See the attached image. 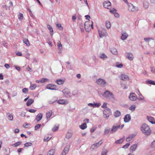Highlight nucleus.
Segmentation results:
<instances>
[{
	"label": "nucleus",
	"mask_w": 155,
	"mask_h": 155,
	"mask_svg": "<svg viewBox=\"0 0 155 155\" xmlns=\"http://www.w3.org/2000/svg\"><path fill=\"white\" fill-rule=\"evenodd\" d=\"M140 130L142 133L146 135H149L151 133V130L150 127L146 124H143L141 126Z\"/></svg>",
	"instance_id": "nucleus-1"
},
{
	"label": "nucleus",
	"mask_w": 155,
	"mask_h": 155,
	"mask_svg": "<svg viewBox=\"0 0 155 155\" xmlns=\"http://www.w3.org/2000/svg\"><path fill=\"white\" fill-rule=\"evenodd\" d=\"M103 96L107 99H109L111 101L114 100V97L113 94L110 91L107 90L102 94Z\"/></svg>",
	"instance_id": "nucleus-2"
},
{
	"label": "nucleus",
	"mask_w": 155,
	"mask_h": 155,
	"mask_svg": "<svg viewBox=\"0 0 155 155\" xmlns=\"http://www.w3.org/2000/svg\"><path fill=\"white\" fill-rule=\"evenodd\" d=\"M127 5L128 6V10L129 11L134 12L138 11V8L134 6L131 3H129Z\"/></svg>",
	"instance_id": "nucleus-3"
},
{
	"label": "nucleus",
	"mask_w": 155,
	"mask_h": 155,
	"mask_svg": "<svg viewBox=\"0 0 155 155\" xmlns=\"http://www.w3.org/2000/svg\"><path fill=\"white\" fill-rule=\"evenodd\" d=\"M104 117L105 118H108L111 114L110 109L108 108L104 109L103 111Z\"/></svg>",
	"instance_id": "nucleus-4"
},
{
	"label": "nucleus",
	"mask_w": 155,
	"mask_h": 155,
	"mask_svg": "<svg viewBox=\"0 0 155 155\" xmlns=\"http://www.w3.org/2000/svg\"><path fill=\"white\" fill-rule=\"evenodd\" d=\"M103 143V140H101L98 142L93 144L91 147V149L92 150L99 147Z\"/></svg>",
	"instance_id": "nucleus-5"
},
{
	"label": "nucleus",
	"mask_w": 155,
	"mask_h": 155,
	"mask_svg": "<svg viewBox=\"0 0 155 155\" xmlns=\"http://www.w3.org/2000/svg\"><path fill=\"white\" fill-rule=\"evenodd\" d=\"M120 127V124H115L112 126L111 129L110 131V133L111 134H114L116 132L119 128Z\"/></svg>",
	"instance_id": "nucleus-6"
},
{
	"label": "nucleus",
	"mask_w": 155,
	"mask_h": 155,
	"mask_svg": "<svg viewBox=\"0 0 155 155\" xmlns=\"http://www.w3.org/2000/svg\"><path fill=\"white\" fill-rule=\"evenodd\" d=\"M130 100L131 101H135L138 99L136 94L134 93H130L128 97Z\"/></svg>",
	"instance_id": "nucleus-7"
},
{
	"label": "nucleus",
	"mask_w": 155,
	"mask_h": 155,
	"mask_svg": "<svg viewBox=\"0 0 155 155\" xmlns=\"http://www.w3.org/2000/svg\"><path fill=\"white\" fill-rule=\"evenodd\" d=\"M62 92L64 95L66 97H71L70 91L68 88H65L62 91Z\"/></svg>",
	"instance_id": "nucleus-8"
},
{
	"label": "nucleus",
	"mask_w": 155,
	"mask_h": 155,
	"mask_svg": "<svg viewBox=\"0 0 155 155\" xmlns=\"http://www.w3.org/2000/svg\"><path fill=\"white\" fill-rule=\"evenodd\" d=\"M98 33L100 38H102L104 36H106L107 35V33L105 29H103L101 30H98Z\"/></svg>",
	"instance_id": "nucleus-9"
},
{
	"label": "nucleus",
	"mask_w": 155,
	"mask_h": 155,
	"mask_svg": "<svg viewBox=\"0 0 155 155\" xmlns=\"http://www.w3.org/2000/svg\"><path fill=\"white\" fill-rule=\"evenodd\" d=\"M70 147V145H67L61 152L60 155H66L68 153Z\"/></svg>",
	"instance_id": "nucleus-10"
},
{
	"label": "nucleus",
	"mask_w": 155,
	"mask_h": 155,
	"mask_svg": "<svg viewBox=\"0 0 155 155\" xmlns=\"http://www.w3.org/2000/svg\"><path fill=\"white\" fill-rule=\"evenodd\" d=\"M91 21H86L84 24V27L86 31H90V27Z\"/></svg>",
	"instance_id": "nucleus-11"
},
{
	"label": "nucleus",
	"mask_w": 155,
	"mask_h": 155,
	"mask_svg": "<svg viewBox=\"0 0 155 155\" xmlns=\"http://www.w3.org/2000/svg\"><path fill=\"white\" fill-rule=\"evenodd\" d=\"M125 56L126 58L130 61H132L133 60L134 57L132 53L130 52H127L126 53Z\"/></svg>",
	"instance_id": "nucleus-12"
},
{
	"label": "nucleus",
	"mask_w": 155,
	"mask_h": 155,
	"mask_svg": "<svg viewBox=\"0 0 155 155\" xmlns=\"http://www.w3.org/2000/svg\"><path fill=\"white\" fill-rule=\"evenodd\" d=\"M46 88L47 89L51 90H57L56 85L52 84H48L46 85Z\"/></svg>",
	"instance_id": "nucleus-13"
},
{
	"label": "nucleus",
	"mask_w": 155,
	"mask_h": 155,
	"mask_svg": "<svg viewBox=\"0 0 155 155\" xmlns=\"http://www.w3.org/2000/svg\"><path fill=\"white\" fill-rule=\"evenodd\" d=\"M58 103L62 104H67L69 103V101L67 100L66 99H60L57 101Z\"/></svg>",
	"instance_id": "nucleus-14"
},
{
	"label": "nucleus",
	"mask_w": 155,
	"mask_h": 155,
	"mask_svg": "<svg viewBox=\"0 0 155 155\" xmlns=\"http://www.w3.org/2000/svg\"><path fill=\"white\" fill-rule=\"evenodd\" d=\"M131 116L130 114L126 115L124 117V121L125 123L129 122L131 120Z\"/></svg>",
	"instance_id": "nucleus-15"
},
{
	"label": "nucleus",
	"mask_w": 155,
	"mask_h": 155,
	"mask_svg": "<svg viewBox=\"0 0 155 155\" xmlns=\"http://www.w3.org/2000/svg\"><path fill=\"white\" fill-rule=\"evenodd\" d=\"M97 83L98 84L104 85L106 84V82L104 79L99 78L97 80Z\"/></svg>",
	"instance_id": "nucleus-16"
},
{
	"label": "nucleus",
	"mask_w": 155,
	"mask_h": 155,
	"mask_svg": "<svg viewBox=\"0 0 155 155\" xmlns=\"http://www.w3.org/2000/svg\"><path fill=\"white\" fill-rule=\"evenodd\" d=\"M111 3L109 1H105L103 3V6L105 8H108V7L111 5Z\"/></svg>",
	"instance_id": "nucleus-17"
},
{
	"label": "nucleus",
	"mask_w": 155,
	"mask_h": 155,
	"mask_svg": "<svg viewBox=\"0 0 155 155\" xmlns=\"http://www.w3.org/2000/svg\"><path fill=\"white\" fill-rule=\"evenodd\" d=\"M148 121L152 124H155V121L153 117L151 116H147V117Z\"/></svg>",
	"instance_id": "nucleus-18"
},
{
	"label": "nucleus",
	"mask_w": 155,
	"mask_h": 155,
	"mask_svg": "<svg viewBox=\"0 0 155 155\" xmlns=\"http://www.w3.org/2000/svg\"><path fill=\"white\" fill-rule=\"evenodd\" d=\"M121 79L124 81L129 80V78L128 76L124 74H122L120 76Z\"/></svg>",
	"instance_id": "nucleus-19"
},
{
	"label": "nucleus",
	"mask_w": 155,
	"mask_h": 155,
	"mask_svg": "<svg viewBox=\"0 0 155 155\" xmlns=\"http://www.w3.org/2000/svg\"><path fill=\"white\" fill-rule=\"evenodd\" d=\"M42 117V114L41 113H39L36 116L35 120H36L38 122L41 119Z\"/></svg>",
	"instance_id": "nucleus-20"
},
{
	"label": "nucleus",
	"mask_w": 155,
	"mask_h": 155,
	"mask_svg": "<svg viewBox=\"0 0 155 155\" xmlns=\"http://www.w3.org/2000/svg\"><path fill=\"white\" fill-rule=\"evenodd\" d=\"M128 36V35L127 33L125 32L123 33L122 34L121 39L123 40H125L126 39Z\"/></svg>",
	"instance_id": "nucleus-21"
},
{
	"label": "nucleus",
	"mask_w": 155,
	"mask_h": 155,
	"mask_svg": "<svg viewBox=\"0 0 155 155\" xmlns=\"http://www.w3.org/2000/svg\"><path fill=\"white\" fill-rule=\"evenodd\" d=\"M135 136V135L134 134H132L130 135L127 138L126 140L127 142H129L132 140L134 137Z\"/></svg>",
	"instance_id": "nucleus-22"
},
{
	"label": "nucleus",
	"mask_w": 155,
	"mask_h": 155,
	"mask_svg": "<svg viewBox=\"0 0 155 155\" xmlns=\"http://www.w3.org/2000/svg\"><path fill=\"white\" fill-rule=\"evenodd\" d=\"M137 147V144H134L130 148V151L133 152L135 151Z\"/></svg>",
	"instance_id": "nucleus-23"
},
{
	"label": "nucleus",
	"mask_w": 155,
	"mask_h": 155,
	"mask_svg": "<svg viewBox=\"0 0 155 155\" xmlns=\"http://www.w3.org/2000/svg\"><path fill=\"white\" fill-rule=\"evenodd\" d=\"M110 51L112 54L114 55L117 54V51L116 49L113 48H110Z\"/></svg>",
	"instance_id": "nucleus-24"
},
{
	"label": "nucleus",
	"mask_w": 155,
	"mask_h": 155,
	"mask_svg": "<svg viewBox=\"0 0 155 155\" xmlns=\"http://www.w3.org/2000/svg\"><path fill=\"white\" fill-rule=\"evenodd\" d=\"M8 119L10 121H12L13 119V116L12 114L9 113H7V114Z\"/></svg>",
	"instance_id": "nucleus-25"
},
{
	"label": "nucleus",
	"mask_w": 155,
	"mask_h": 155,
	"mask_svg": "<svg viewBox=\"0 0 155 155\" xmlns=\"http://www.w3.org/2000/svg\"><path fill=\"white\" fill-rule=\"evenodd\" d=\"M100 58L103 60H105L107 59V56L104 53H101Z\"/></svg>",
	"instance_id": "nucleus-26"
},
{
	"label": "nucleus",
	"mask_w": 155,
	"mask_h": 155,
	"mask_svg": "<svg viewBox=\"0 0 155 155\" xmlns=\"http://www.w3.org/2000/svg\"><path fill=\"white\" fill-rule=\"evenodd\" d=\"M34 100L33 99H29L26 103V105L28 106H29L31 105L32 103H33Z\"/></svg>",
	"instance_id": "nucleus-27"
},
{
	"label": "nucleus",
	"mask_w": 155,
	"mask_h": 155,
	"mask_svg": "<svg viewBox=\"0 0 155 155\" xmlns=\"http://www.w3.org/2000/svg\"><path fill=\"white\" fill-rule=\"evenodd\" d=\"M80 128L84 130L87 128V125L85 123H84L82 124L81 125L79 126Z\"/></svg>",
	"instance_id": "nucleus-28"
},
{
	"label": "nucleus",
	"mask_w": 155,
	"mask_h": 155,
	"mask_svg": "<svg viewBox=\"0 0 155 155\" xmlns=\"http://www.w3.org/2000/svg\"><path fill=\"white\" fill-rule=\"evenodd\" d=\"M58 49V50L61 51L62 49V44L60 41H58L57 42Z\"/></svg>",
	"instance_id": "nucleus-29"
},
{
	"label": "nucleus",
	"mask_w": 155,
	"mask_h": 155,
	"mask_svg": "<svg viewBox=\"0 0 155 155\" xmlns=\"http://www.w3.org/2000/svg\"><path fill=\"white\" fill-rule=\"evenodd\" d=\"M64 82V81L63 80L58 79L56 81V82L58 85H61L63 84Z\"/></svg>",
	"instance_id": "nucleus-30"
},
{
	"label": "nucleus",
	"mask_w": 155,
	"mask_h": 155,
	"mask_svg": "<svg viewBox=\"0 0 155 155\" xmlns=\"http://www.w3.org/2000/svg\"><path fill=\"white\" fill-rule=\"evenodd\" d=\"M57 101V98L56 97H54L51 100L49 101V103L50 104H53Z\"/></svg>",
	"instance_id": "nucleus-31"
},
{
	"label": "nucleus",
	"mask_w": 155,
	"mask_h": 155,
	"mask_svg": "<svg viewBox=\"0 0 155 155\" xmlns=\"http://www.w3.org/2000/svg\"><path fill=\"white\" fill-rule=\"evenodd\" d=\"M114 115L115 117H118L121 115L120 112L118 110H117L114 112Z\"/></svg>",
	"instance_id": "nucleus-32"
},
{
	"label": "nucleus",
	"mask_w": 155,
	"mask_h": 155,
	"mask_svg": "<svg viewBox=\"0 0 155 155\" xmlns=\"http://www.w3.org/2000/svg\"><path fill=\"white\" fill-rule=\"evenodd\" d=\"M55 150L52 149L50 150L48 153V155H54L55 153Z\"/></svg>",
	"instance_id": "nucleus-33"
},
{
	"label": "nucleus",
	"mask_w": 155,
	"mask_h": 155,
	"mask_svg": "<svg viewBox=\"0 0 155 155\" xmlns=\"http://www.w3.org/2000/svg\"><path fill=\"white\" fill-rule=\"evenodd\" d=\"M106 27L108 29H110L111 28V24L110 22L108 21H106Z\"/></svg>",
	"instance_id": "nucleus-34"
},
{
	"label": "nucleus",
	"mask_w": 155,
	"mask_h": 155,
	"mask_svg": "<svg viewBox=\"0 0 155 155\" xmlns=\"http://www.w3.org/2000/svg\"><path fill=\"white\" fill-rule=\"evenodd\" d=\"M22 142L21 141H18L13 144L12 146L14 147H17L21 144Z\"/></svg>",
	"instance_id": "nucleus-35"
},
{
	"label": "nucleus",
	"mask_w": 155,
	"mask_h": 155,
	"mask_svg": "<svg viewBox=\"0 0 155 155\" xmlns=\"http://www.w3.org/2000/svg\"><path fill=\"white\" fill-rule=\"evenodd\" d=\"M108 151L107 149L103 150L101 152V155H107Z\"/></svg>",
	"instance_id": "nucleus-36"
},
{
	"label": "nucleus",
	"mask_w": 155,
	"mask_h": 155,
	"mask_svg": "<svg viewBox=\"0 0 155 155\" xmlns=\"http://www.w3.org/2000/svg\"><path fill=\"white\" fill-rule=\"evenodd\" d=\"M23 41L24 43L27 46H29L30 45L29 42L27 39L25 38L24 39Z\"/></svg>",
	"instance_id": "nucleus-37"
},
{
	"label": "nucleus",
	"mask_w": 155,
	"mask_h": 155,
	"mask_svg": "<svg viewBox=\"0 0 155 155\" xmlns=\"http://www.w3.org/2000/svg\"><path fill=\"white\" fill-rule=\"evenodd\" d=\"M124 140V139L123 138H121L120 139L116 140L115 143L117 144H120L123 142Z\"/></svg>",
	"instance_id": "nucleus-38"
},
{
	"label": "nucleus",
	"mask_w": 155,
	"mask_h": 155,
	"mask_svg": "<svg viewBox=\"0 0 155 155\" xmlns=\"http://www.w3.org/2000/svg\"><path fill=\"white\" fill-rule=\"evenodd\" d=\"M110 132V129L109 128H106L104 130V134L105 135H107L109 132Z\"/></svg>",
	"instance_id": "nucleus-39"
},
{
	"label": "nucleus",
	"mask_w": 155,
	"mask_h": 155,
	"mask_svg": "<svg viewBox=\"0 0 155 155\" xmlns=\"http://www.w3.org/2000/svg\"><path fill=\"white\" fill-rule=\"evenodd\" d=\"M48 28V29L50 31V32H51V34L52 35V33L53 32V29L52 27L50 25H48L47 26Z\"/></svg>",
	"instance_id": "nucleus-40"
},
{
	"label": "nucleus",
	"mask_w": 155,
	"mask_h": 155,
	"mask_svg": "<svg viewBox=\"0 0 155 155\" xmlns=\"http://www.w3.org/2000/svg\"><path fill=\"white\" fill-rule=\"evenodd\" d=\"M48 81V80L46 78H42L39 80V81L41 83H44L45 82H47Z\"/></svg>",
	"instance_id": "nucleus-41"
},
{
	"label": "nucleus",
	"mask_w": 155,
	"mask_h": 155,
	"mask_svg": "<svg viewBox=\"0 0 155 155\" xmlns=\"http://www.w3.org/2000/svg\"><path fill=\"white\" fill-rule=\"evenodd\" d=\"M72 134L70 132H68L66 135V138L68 139L70 138L72 136Z\"/></svg>",
	"instance_id": "nucleus-42"
},
{
	"label": "nucleus",
	"mask_w": 155,
	"mask_h": 155,
	"mask_svg": "<svg viewBox=\"0 0 155 155\" xmlns=\"http://www.w3.org/2000/svg\"><path fill=\"white\" fill-rule=\"evenodd\" d=\"M18 16V18L20 21H21L22 20L23 18V16L22 14L21 13H19Z\"/></svg>",
	"instance_id": "nucleus-43"
},
{
	"label": "nucleus",
	"mask_w": 155,
	"mask_h": 155,
	"mask_svg": "<svg viewBox=\"0 0 155 155\" xmlns=\"http://www.w3.org/2000/svg\"><path fill=\"white\" fill-rule=\"evenodd\" d=\"M135 108H136L135 105H132L129 108V109L130 110H131L132 111H134L135 110Z\"/></svg>",
	"instance_id": "nucleus-44"
},
{
	"label": "nucleus",
	"mask_w": 155,
	"mask_h": 155,
	"mask_svg": "<svg viewBox=\"0 0 155 155\" xmlns=\"http://www.w3.org/2000/svg\"><path fill=\"white\" fill-rule=\"evenodd\" d=\"M147 82L148 84L155 85V81L151 80H148L147 81Z\"/></svg>",
	"instance_id": "nucleus-45"
},
{
	"label": "nucleus",
	"mask_w": 155,
	"mask_h": 155,
	"mask_svg": "<svg viewBox=\"0 0 155 155\" xmlns=\"http://www.w3.org/2000/svg\"><path fill=\"white\" fill-rule=\"evenodd\" d=\"M144 41L146 42H149L150 40H153L152 38H144Z\"/></svg>",
	"instance_id": "nucleus-46"
},
{
	"label": "nucleus",
	"mask_w": 155,
	"mask_h": 155,
	"mask_svg": "<svg viewBox=\"0 0 155 155\" xmlns=\"http://www.w3.org/2000/svg\"><path fill=\"white\" fill-rule=\"evenodd\" d=\"M31 85L30 87V88L31 90H33L35 89L37 86L35 84H33L32 85V84H31Z\"/></svg>",
	"instance_id": "nucleus-47"
},
{
	"label": "nucleus",
	"mask_w": 155,
	"mask_h": 155,
	"mask_svg": "<svg viewBox=\"0 0 155 155\" xmlns=\"http://www.w3.org/2000/svg\"><path fill=\"white\" fill-rule=\"evenodd\" d=\"M144 97L141 94H140V96H139L138 100L139 101H144Z\"/></svg>",
	"instance_id": "nucleus-48"
},
{
	"label": "nucleus",
	"mask_w": 155,
	"mask_h": 155,
	"mask_svg": "<svg viewBox=\"0 0 155 155\" xmlns=\"http://www.w3.org/2000/svg\"><path fill=\"white\" fill-rule=\"evenodd\" d=\"M23 127L25 128H28L30 127V124L25 123L23 125Z\"/></svg>",
	"instance_id": "nucleus-49"
},
{
	"label": "nucleus",
	"mask_w": 155,
	"mask_h": 155,
	"mask_svg": "<svg viewBox=\"0 0 155 155\" xmlns=\"http://www.w3.org/2000/svg\"><path fill=\"white\" fill-rule=\"evenodd\" d=\"M46 115L47 118H49L51 116L52 112H49L48 113H47Z\"/></svg>",
	"instance_id": "nucleus-50"
},
{
	"label": "nucleus",
	"mask_w": 155,
	"mask_h": 155,
	"mask_svg": "<svg viewBox=\"0 0 155 155\" xmlns=\"http://www.w3.org/2000/svg\"><path fill=\"white\" fill-rule=\"evenodd\" d=\"M57 27L60 30H62L63 29V28L61 26V24H57Z\"/></svg>",
	"instance_id": "nucleus-51"
},
{
	"label": "nucleus",
	"mask_w": 155,
	"mask_h": 155,
	"mask_svg": "<svg viewBox=\"0 0 155 155\" xmlns=\"http://www.w3.org/2000/svg\"><path fill=\"white\" fill-rule=\"evenodd\" d=\"M32 144V143L30 142H27L25 144L24 146L25 147L31 146Z\"/></svg>",
	"instance_id": "nucleus-52"
},
{
	"label": "nucleus",
	"mask_w": 155,
	"mask_h": 155,
	"mask_svg": "<svg viewBox=\"0 0 155 155\" xmlns=\"http://www.w3.org/2000/svg\"><path fill=\"white\" fill-rule=\"evenodd\" d=\"M41 124H37L35 126V130H37L40 127H41Z\"/></svg>",
	"instance_id": "nucleus-53"
},
{
	"label": "nucleus",
	"mask_w": 155,
	"mask_h": 155,
	"mask_svg": "<svg viewBox=\"0 0 155 155\" xmlns=\"http://www.w3.org/2000/svg\"><path fill=\"white\" fill-rule=\"evenodd\" d=\"M94 107H99L101 105V104L100 103H94Z\"/></svg>",
	"instance_id": "nucleus-54"
},
{
	"label": "nucleus",
	"mask_w": 155,
	"mask_h": 155,
	"mask_svg": "<svg viewBox=\"0 0 155 155\" xmlns=\"http://www.w3.org/2000/svg\"><path fill=\"white\" fill-rule=\"evenodd\" d=\"M51 139V137H45L44 139V141H48L50 140Z\"/></svg>",
	"instance_id": "nucleus-55"
},
{
	"label": "nucleus",
	"mask_w": 155,
	"mask_h": 155,
	"mask_svg": "<svg viewBox=\"0 0 155 155\" xmlns=\"http://www.w3.org/2000/svg\"><path fill=\"white\" fill-rule=\"evenodd\" d=\"M130 145V143H127L124 146H123L122 148L124 149L127 148Z\"/></svg>",
	"instance_id": "nucleus-56"
},
{
	"label": "nucleus",
	"mask_w": 155,
	"mask_h": 155,
	"mask_svg": "<svg viewBox=\"0 0 155 155\" xmlns=\"http://www.w3.org/2000/svg\"><path fill=\"white\" fill-rule=\"evenodd\" d=\"M22 92L25 94H26L28 93V89L27 88H24L22 89Z\"/></svg>",
	"instance_id": "nucleus-57"
},
{
	"label": "nucleus",
	"mask_w": 155,
	"mask_h": 155,
	"mask_svg": "<svg viewBox=\"0 0 155 155\" xmlns=\"http://www.w3.org/2000/svg\"><path fill=\"white\" fill-rule=\"evenodd\" d=\"M58 126H55L52 129L53 131H55L58 130Z\"/></svg>",
	"instance_id": "nucleus-58"
},
{
	"label": "nucleus",
	"mask_w": 155,
	"mask_h": 155,
	"mask_svg": "<svg viewBox=\"0 0 155 155\" xmlns=\"http://www.w3.org/2000/svg\"><path fill=\"white\" fill-rule=\"evenodd\" d=\"M110 11L111 13L114 14L117 12V10L113 8L112 9H110Z\"/></svg>",
	"instance_id": "nucleus-59"
},
{
	"label": "nucleus",
	"mask_w": 155,
	"mask_h": 155,
	"mask_svg": "<svg viewBox=\"0 0 155 155\" xmlns=\"http://www.w3.org/2000/svg\"><path fill=\"white\" fill-rule=\"evenodd\" d=\"M101 107L107 109V104L106 103H104L103 105L101 106Z\"/></svg>",
	"instance_id": "nucleus-60"
},
{
	"label": "nucleus",
	"mask_w": 155,
	"mask_h": 155,
	"mask_svg": "<svg viewBox=\"0 0 155 155\" xmlns=\"http://www.w3.org/2000/svg\"><path fill=\"white\" fill-rule=\"evenodd\" d=\"M80 28L81 29V31L82 32H84V30L83 28V25L82 23L80 24Z\"/></svg>",
	"instance_id": "nucleus-61"
},
{
	"label": "nucleus",
	"mask_w": 155,
	"mask_h": 155,
	"mask_svg": "<svg viewBox=\"0 0 155 155\" xmlns=\"http://www.w3.org/2000/svg\"><path fill=\"white\" fill-rule=\"evenodd\" d=\"M116 66L117 68H121L123 67V65L121 64H117L116 65Z\"/></svg>",
	"instance_id": "nucleus-62"
},
{
	"label": "nucleus",
	"mask_w": 155,
	"mask_h": 155,
	"mask_svg": "<svg viewBox=\"0 0 155 155\" xmlns=\"http://www.w3.org/2000/svg\"><path fill=\"white\" fill-rule=\"evenodd\" d=\"M36 111V110L34 109H30L28 110V111L31 113H34Z\"/></svg>",
	"instance_id": "nucleus-63"
},
{
	"label": "nucleus",
	"mask_w": 155,
	"mask_h": 155,
	"mask_svg": "<svg viewBox=\"0 0 155 155\" xmlns=\"http://www.w3.org/2000/svg\"><path fill=\"white\" fill-rule=\"evenodd\" d=\"M151 71L153 73H155V67H151Z\"/></svg>",
	"instance_id": "nucleus-64"
}]
</instances>
